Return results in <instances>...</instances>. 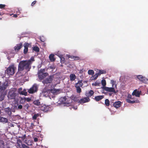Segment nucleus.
I'll return each mask as SVG.
<instances>
[{
    "mask_svg": "<svg viewBox=\"0 0 148 148\" xmlns=\"http://www.w3.org/2000/svg\"><path fill=\"white\" fill-rule=\"evenodd\" d=\"M99 75H100L99 74V72L98 73H96L95 74V75L94 76V79H97V78L98 77V76Z\"/></svg>",
    "mask_w": 148,
    "mask_h": 148,
    "instance_id": "39",
    "label": "nucleus"
},
{
    "mask_svg": "<svg viewBox=\"0 0 148 148\" xmlns=\"http://www.w3.org/2000/svg\"><path fill=\"white\" fill-rule=\"evenodd\" d=\"M121 102L120 101L115 102L113 103V106L115 108H117L121 106Z\"/></svg>",
    "mask_w": 148,
    "mask_h": 148,
    "instance_id": "16",
    "label": "nucleus"
},
{
    "mask_svg": "<svg viewBox=\"0 0 148 148\" xmlns=\"http://www.w3.org/2000/svg\"><path fill=\"white\" fill-rule=\"evenodd\" d=\"M99 73L100 75L101 74H106V71L103 70H99Z\"/></svg>",
    "mask_w": 148,
    "mask_h": 148,
    "instance_id": "37",
    "label": "nucleus"
},
{
    "mask_svg": "<svg viewBox=\"0 0 148 148\" xmlns=\"http://www.w3.org/2000/svg\"><path fill=\"white\" fill-rule=\"evenodd\" d=\"M101 84L104 87L106 85V81L105 79H102L101 82Z\"/></svg>",
    "mask_w": 148,
    "mask_h": 148,
    "instance_id": "36",
    "label": "nucleus"
},
{
    "mask_svg": "<svg viewBox=\"0 0 148 148\" xmlns=\"http://www.w3.org/2000/svg\"><path fill=\"white\" fill-rule=\"evenodd\" d=\"M138 79L142 82L144 83H147L148 82V79L141 75L137 76Z\"/></svg>",
    "mask_w": 148,
    "mask_h": 148,
    "instance_id": "11",
    "label": "nucleus"
},
{
    "mask_svg": "<svg viewBox=\"0 0 148 148\" xmlns=\"http://www.w3.org/2000/svg\"><path fill=\"white\" fill-rule=\"evenodd\" d=\"M63 99H64V101H66V98L65 97H64L63 98Z\"/></svg>",
    "mask_w": 148,
    "mask_h": 148,
    "instance_id": "56",
    "label": "nucleus"
},
{
    "mask_svg": "<svg viewBox=\"0 0 148 148\" xmlns=\"http://www.w3.org/2000/svg\"><path fill=\"white\" fill-rule=\"evenodd\" d=\"M54 55L53 54H51L49 56V58L51 62H54L56 58H54Z\"/></svg>",
    "mask_w": 148,
    "mask_h": 148,
    "instance_id": "20",
    "label": "nucleus"
},
{
    "mask_svg": "<svg viewBox=\"0 0 148 148\" xmlns=\"http://www.w3.org/2000/svg\"><path fill=\"white\" fill-rule=\"evenodd\" d=\"M24 49L23 50V53L24 54H26L28 51V47H32L31 43H28L26 42L24 44Z\"/></svg>",
    "mask_w": 148,
    "mask_h": 148,
    "instance_id": "8",
    "label": "nucleus"
},
{
    "mask_svg": "<svg viewBox=\"0 0 148 148\" xmlns=\"http://www.w3.org/2000/svg\"><path fill=\"white\" fill-rule=\"evenodd\" d=\"M109 95H111V93H110L109 94Z\"/></svg>",
    "mask_w": 148,
    "mask_h": 148,
    "instance_id": "60",
    "label": "nucleus"
},
{
    "mask_svg": "<svg viewBox=\"0 0 148 148\" xmlns=\"http://www.w3.org/2000/svg\"><path fill=\"white\" fill-rule=\"evenodd\" d=\"M16 69L14 65H11L7 69L6 73L9 75H12L14 73L15 70Z\"/></svg>",
    "mask_w": 148,
    "mask_h": 148,
    "instance_id": "3",
    "label": "nucleus"
},
{
    "mask_svg": "<svg viewBox=\"0 0 148 148\" xmlns=\"http://www.w3.org/2000/svg\"><path fill=\"white\" fill-rule=\"evenodd\" d=\"M36 3V1H33L32 4H31V5L32 6H34V5Z\"/></svg>",
    "mask_w": 148,
    "mask_h": 148,
    "instance_id": "46",
    "label": "nucleus"
},
{
    "mask_svg": "<svg viewBox=\"0 0 148 148\" xmlns=\"http://www.w3.org/2000/svg\"><path fill=\"white\" fill-rule=\"evenodd\" d=\"M127 99H126V101L129 103H138V100L134 99L132 97V96L130 95H129L128 96Z\"/></svg>",
    "mask_w": 148,
    "mask_h": 148,
    "instance_id": "5",
    "label": "nucleus"
},
{
    "mask_svg": "<svg viewBox=\"0 0 148 148\" xmlns=\"http://www.w3.org/2000/svg\"><path fill=\"white\" fill-rule=\"evenodd\" d=\"M33 50L36 52H39L40 51V49L38 47L34 46L33 47Z\"/></svg>",
    "mask_w": 148,
    "mask_h": 148,
    "instance_id": "28",
    "label": "nucleus"
},
{
    "mask_svg": "<svg viewBox=\"0 0 148 148\" xmlns=\"http://www.w3.org/2000/svg\"><path fill=\"white\" fill-rule=\"evenodd\" d=\"M5 112L7 114H8L10 116L11 115L12 112L11 111V110L9 107L5 108Z\"/></svg>",
    "mask_w": 148,
    "mask_h": 148,
    "instance_id": "19",
    "label": "nucleus"
},
{
    "mask_svg": "<svg viewBox=\"0 0 148 148\" xmlns=\"http://www.w3.org/2000/svg\"><path fill=\"white\" fill-rule=\"evenodd\" d=\"M105 104L106 106H109L110 104V101L108 99H106L105 100Z\"/></svg>",
    "mask_w": 148,
    "mask_h": 148,
    "instance_id": "31",
    "label": "nucleus"
},
{
    "mask_svg": "<svg viewBox=\"0 0 148 148\" xmlns=\"http://www.w3.org/2000/svg\"><path fill=\"white\" fill-rule=\"evenodd\" d=\"M71 97V99L75 101H77L78 100L77 97L75 96H73Z\"/></svg>",
    "mask_w": 148,
    "mask_h": 148,
    "instance_id": "35",
    "label": "nucleus"
},
{
    "mask_svg": "<svg viewBox=\"0 0 148 148\" xmlns=\"http://www.w3.org/2000/svg\"><path fill=\"white\" fill-rule=\"evenodd\" d=\"M20 94L22 95H26L27 94V93L26 92H24V91H21V92L20 93Z\"/></svg>",
    "mask_w": 148,
    "mask_h": 148,
    "instance_id": "40",
    "label": "nucleus"
},
{
    "mask_svg": "<svg viewBox=\"0 0 148 148\" xmlns=\"http://www.w3.org/2000/svg\"><path fill=\"white\" fill-rule=\"evenodd\" d=\"M1 142H2V144H3L4 143H3V141H1Z\"/></svg>",
    "mask_w": 148,
    "mask_h": 148,
    "instance_id": "58",
    "label": "nucleus"
},
{
    "mask_svg": "<svg viewBox=\"0 0 148 148\" xmlns=\"http://www.w3.org/2000/svg\"><path fill=\"white\" fill-rule=\"evenodd\" d=\"M45 71V69H41L40 71H39L38 72L41 73H44Z\"/></svg>",
    "mask_w": 148,
    "mask_h": 148,
    "instance_id": "45",
    "label": "nucleus"
},
{
    "mask_svg": "<svg viewBox=\"0 0 148 148\" xmlns=\"http://www.w3.org/2000/svg\"><path fill=\"white\" fill-rule=\"evenodd\" d=\"M67 104H70V103H67Z\"/></svg>",
    "mask_w": 148,
    "mask_h": 148,
    "instance_id": "61",
    "label": "nucleus"
},
{
    "mask_svg": "<svg viewBox=\"0 0 148 148\" xmlns=\"http://www.w3.org/2000/svg\"><path fill=\"white\" fill-rule=\"evenodd\" d=\"M69 58H70L71 59H73L74 60H78L80 59V58L77 56H69Z\"/></svg>",
    "mask_w": 148,
    "mask_h": 148,
    "instance_id": "21",
    "label": "nucleus"
},
{
    "mask_svg": "<svg viewBox=\"0 0 148 148\" xmlns=\"http://www.w3.org/2000/svg\"><path fill=\"white\" fill-rule=\"evenodd\" d=\"M24 144L23 143L22 141L20 139H17L16 142L15 144V146L16 148H22Z\"/></svg>",
    "mask_w": 148,
    "mask_h": 148,
    "instance_id": "10",
    "label": "nucleus"
},
{
    "mask_svg": "<svg viewBox=\"0 0 148 148\" xmlns=\"http://www.w3.org/2000/svg\"><path fill=\"white\" fill-rule=\"evenodd\" d=\"M38 139L37 138L35 137L34 138V141L35 142H36L38 141Z\"/></svg>",
    "mask_w": 148,
    "mask_h": 148,
    "instance_id": "53",
    "label": "nucleus"
},
{
    "mask_svg": "<svg viewBox=\"0 0 148 148\" xmlns=\"http://www.w3.org/2000/svg\"><path fill=\"white\" fill-rule=\"evenodd\" d=\"M111 83L112 85V87L114 85H115V86L116 87V81H114L113 80H111Z\"/></svg>",
    "mask_w": 148,
    "mask_h": 148,
    "instance_id": "34",
    "label": "nucleus"
},
{
    "mask_svg": "<svg viewBox=\"0 0 148 148\" xmlns=\"http://www.w3.org/2000/svg\"><path fill=\"white\" fill-rule=\"evenodd\" d=\"M33 103L36 106H39L40 104V102L39 100H35L34 101Z\"/></svg>",
    "mask_w": 148,
    "mask_h": 148,
    "instance_id": "26",
    "label": "nucleus"
},
{
    "mask_svg": "<svg viewBox=\"0 0 148 148\" xmlns=\"http://www.w3.org/2000/svg\"><path fill=\"white\" fill-rule=\"evenodd\" d=\"M16 13L17 14L18 13V14L19 15V14L20 13V11L19 10H18V11H17L16 12Z\"/></svg>",
    "mask_w": 148,
    "mask_h": 148,
    "instance_id": "55",
    "label": "nucleus"
},
{
    "mask_svg": "<svg viewBox=\"0 0 148 148\" xmlns=\"http://www.w3.org/2000/svg\"><path fill=\"white\" fill-rule=\"evenodd\" d=\"M34 61V58L33 57H32L28 60L21 61L18 65V70L22 71L25 69L29 71L31 68V64Z\"/></svg>",
    "mask_w": 148,
    "mask_h": 148,
    "instance_id": "1",
    "label": "nucleus"
},
{
    "mask_svg": "<svg viewBox=\"0 0 148 148\" xmlns=\"http://www.w3.org/2000/svg\"><path fill=\"white\" fill-rule=\"evenodd\" d=\"M29 107V104L28 103L26 104L24 106V108L25 109H27Z\"/></svg>",
    "mask_w": 148,
    "mask_h": 148,
    "instance_id": "38",
    "label": "nucleus"
},
{
    "mask_svg": "<svg viewBox=\"0 0 148 148\" xmlns=\"http://www.w3.org/2000/svg\"><path fill=\"white\" fill-rule=\"evenodd\" d=\"M39 116V114H35L33 116L32 119L33 120H36Z\"/></svg>",
    "mask_w": 148,
    "mask_h": 148,
    "instance_id": "33",
    "label": "nucleus"
},
{
    "mask_svg": "<svg viewBox=\"0 0 148 148\" xmlns=\"http://www.w3.org/2000/svg\"><path fill=\"white\" fill-rule=\"evenodd\" d=\"M0 19H1V18H0Z\"/></svg>",
    "mask_w": 148,
    "mask_h": 148,
    "instance_id": "62",
    "label": "nucleus"
},
{
    "mask_svg": "<svg viewBox=\"0 0 148 148\" xmlns=\"http://www.w3.org/2000/svg\"><path fill=\"white\" fill-rule=\"evenodd\" d=\"M53 78V75H50L47 77L43 80L42 81V83L44 84H48L51 83Z\"/></svg>",
    "mask_w": 148,
    "mask_h": 148,
    "instance_id": "4",
    "label": "nucleus"
},
{
    "mask_svg": "<svg viewBox=\"0 0 148 148\" xmlns=\"http://www.w3.org/2000/svg\"><path fill=\"white\" fill-rule=\"evenodd\" d=\"M26 137V135H24L23 136H22V137H18L19 138H21V140H22L23 141L25 139V138Z\"/></svg>",
    "mask_w": 148,
    "mask_h": 148,
    "instance_id": "41",
    "label": "nucleus"
},
{
    "mask_svg": "<svg viewBox=\"0 0 148 148\" xmlns=\"http://www.w3.org/2000/svg\"><path fill=\"white\" fill-rule=\"evenodd\" d=\"M16 95V93L13 91L11 90L8 93V98L10 99H14Z\"/></svg>",
    "mask_w": 148,
    "mask_h": 148,
    "instance_id": "9",
    "label": "nucleus"
},
{
    "mask_svg": "<svg viewBox=\"0 0 148 148\" xmlns=\"http://www.w3.org/2000/svg\"><path fill=\"white\" fill-rule=\"evenodd\" d=\"M83 85L82 82V80H79L78 82L75 84V86H79V87H82Z\"/></svg>",
    "mask_w": 148,
    "mask_h": 148,
    "instance_id": "22",
    "label": "nucleus"
},
{
    "mask_svg": "<svg viewBox=\"0 0 148 148\" xmlns=\"http://www.w3.org/2000/svg\"><path fill=\"white\" fill-rule=\"evenodd\" d=\"M5 5L4 4H0V8L3 9L5 7Z\"/></svg>",
    "mask_w": 148,
    "mask_h": 148,
    "instance_id": "42",
    "label": "nucleus"
},
{
    "mask_svg": "<svg viewBox=\"0 0 148 148\" xmlns=\"http://www.w3.org/2000/svg\"><path fill=\"white\" fill-rule=\"evenodd\" d=\"M8 120L7 118L0 116V121L6 123L8 122Z\"/></svg>",
    "mask_w": 148,
    "mask_h": 148,
    "instance_id": "23",
    "label": "nucleus"
},
{
    "mask_svg": "<svg viewBox=\"0 0 148 148\" xmlns=\"http://www.w3.org/2000/svg\"><path fill=\"white\" fill-rule=\"evenodd\" d=\"M7 86L4 84L0 86V91H4L6 88Z\"/></svg>",
    "mask_w": 148,
    "mask_h": 148,
    "instance_id": "25",
    "label": "nucleus"
},
{
    "mask_svg": "<svg viewBox=\"0 0 148 148\" xmlns=\"http://www.w3.org/2000/svg\"><path fill=\"white\" fill-rule=\"evenodd\" d=\"M17 17V14H14L13 15V17L14 18H16Z\"/></svg>",
    "mask_w": 148,
    "mask_h": 148,
    "instance_id": "54",
    "label": "nucleus"
},
{
    "mask_svg": "<svg viewBox=\"0 0 148 148\" xmlns=\"http://www.w3.org/2000/svg\"><path fill=\"white\" fill-rule=\"evenodd\" d=\"M55 90L53 89H50L47 87L45 86L42 90L41 94L44 96L47 97L50 95V93H55Z\"/></svg>",
    "mask_w": 148,
    "mask_h": 148,
    "instance_id": "2",
    "label": "nucleus"
},
{
    "mask_svg": "<svg viewBox=\"0 0 148 148\" xmlns=\"http://www.w3.org/2000/svg\"><path fill=\"white\" fill-rule=\"evenodd\" d=\"M3 14V12H0V15L2 16Z\"/></svg>",
    "mask_w": 148,
    "mask_h": 148,
    "instance_id": "57",
    "label": "nucleus"
},
{
    "mask_svg": "<svg viewBox=\"0 0 148 148\" xmlns=\"http://www.w3.org/2000/svg\"><path fill=\"white\" fill-rule=\"evenodd\" d=\"M22 148H29L28 146L24 144L23 145V146L22 147Z\"/></svg>",
    "mask_w": 148,
    "mask_h": 148,
    "instance_id": "48",
    "label": "nucleus"
},
{
    "mask_svg": "<svg viewBox=\"0 0 148 148\" xmlns=\"http://www.w3.org/2000/svg\"><path fill=\"white\" fill-rule=\"evenodd\" d=\"M94 71L92 70H89L88 71V73L89 75H92L94 74Z\"/></svg>",
    "mask_w": 148,
    "mask_h": 148,
    "instance_id": "32",
    "label": "nucleus"
},
{
    "mask_svg": "<svg viewBox=\"0 0 148 148\" xmlns=\"http://www.w3.org/2000/svg\"><path fill=\"white\" fill-rule=\"evenodd\" d=\"M25 101V97H21L20 101V102L21 103L23 104Z\"/></svg>",
    "mask_w": 148,
    "mask_h": 148,
    "instance_id": "29",
    "label": "nucleus"
},
{
    "mask_svg": "<svg viewBox=\"0 0 148 148\" xmlns=\"http://www.w3.org/2000/svg\"><path fill=\"white\" fill-rule=\"evenodd\" d=\"M90 101V99L89 97H84L79 100L78 102L80 104H82L86 102H88Z\"/></svg>",
    "mask_w": 148,
    "mask_h": 148,
    "instance_id": "13",
    "label": "nucleus"
},
{
    "mask_svg": "<svg viewBox=\"0 0 148 148\" xmlns=\"http://www.w3.org/2000/svg\"><path fill=\"white\" fill-rule=\"evenodd\" d=\"M23 44L22 42L18 44L14 47V49L15 51H18L23 47Z\"/></svg>",
    "mask_w": 148,
    "mask_h": 148,
    "instance_id": "14",
    "label": "nucleus"
},
{
    "mask_svg": "<svg viewBox=\"0 0 148 148\" xmlns=\"http://www.w3.org/2000/svg\"><path fill=\"white\" fill-rule=\"evenodd\" d=\"M49 68L51 69H55V67L53 66H50Z\"/></svg>",
    "mask_w": 148,
    "mask_h": 148,
    "instance_id": "52",
    "label": "nucleus"
},
{
    "mask_svg": "<svg viewBox=\"0 0 148 148\" xmlns=\"http://www.w3.org/2000/svg\"><path fill=\"white\" fill-rule=\"evenodd\" d=\"M147 93L148 94V89H147Z\"/></svg>",
    "mask_w": 148,
    "mask_h": 148,
    "instance_id": "59",
    "label": "nucleus"
},
{
    "mask_svg": "<svg viewBox=\"0 0 148 148\" xmlns=\"http://www.w3.org/2000/svg\"><path fill=\"white\" fill-rule=\"evenodd\" d=\"M61 62L62 63H64L65 62V59L63 57L60 58Z\"/></svg>",
    "mask_w": 148,
    "mask_h": 148,
    "instance_id": "43",
    "label": "nucleus"
},
{
    "mask_svg": "<svg viewBox=\"0 0 148 148\" xmlns=\"http://www.w3.org/2000/svg\"><path fill=\"white\" fill-rule=\"evenodd\" d=\"M70 80L71 81L74 80L76 78V76L74 74H71L70 75Z\"/></svg>",
    "mask_w": 148,
    "mask_h": 148,
    "instance_id": "24",
    "label": "nucleus"
},
{
    "mask_svg": "<svg viewBox=\"0 0 148 148\" xmlns=\"http://www.w3.org/2000/svg\"><path fill=\"white\" fill-rule=\"evenodd\" d=\"M103 88L104 90L107 92H113L114 93H116L115 90L114 88L104 87H103Z\"/></svg>",
    "mask_w": 148,
    "mask_h": 148,
    "instance_id": "12",
    "label": "nucleus"
},
{
    "mask_svg": "<svg viewBox=\"0 0 148 148\" xmlns=\"http://www.w3.org/2000/svg\"><path fill=\"white\" fill-rule=\"evenodd\" d=\"M23 108V106L22 105H20L18 106V109H21Z\"/></svg>",
    "mask_w": 148,
    "mask_h": 148,
    "instance_id": "47",
    "label": "nucleus"
},
{
    "mask_svg": "<svg viewBox=\"0 0 148 148\" xmlns=\"http://www.w3.org/2000/svg\"><path fill=\"white\" fill-rule=\"evenodd\" d=\"M141 93V91L138 90L137 89H135L133 92L132 95H135L136 97H139Z\"/></svg>",
    "mask_w": 148,
    "mask_h": 148,
    "instance_id": "15",
    "label": "nucleus"
},
{
    "mask_svg": "<svg viewBox=\"0 0 148 148\" xmlns=\"http://www.w3.org/2000/svg\"><path fill=\"white\" fill-rule=\"evenodd\" d=\"M4 99V96L1 95L0 96V101H2Z\"/></svg>",
    "mask_w": 148,
    "mask_h": 148,
    "instance_id": "49",
    "label": "nucleus"
},
{
    "mask_svg": "<svg viewBox=\"0 0 148 148\" xmlns=\"http://www.w3.org/2000/svg\"><path fill=\"white\" fill-rule=\"evenodd\" d=\"M38 87L36 84H35L33 85L32 87L28 90L29 93L32 94L36 92L38 90Z\"/></svg>",
    "mask_w": 148,
    "mask_h": 148,
    "instance_id": "6",
    "label": "nucleus"
},
{
    "mask_svg": "<svg viewBox=\"0 0 148 148\" xmlns=\"http://www.w3.org/2000/svg\"><path fill=\"white\" fill-rule=\"evenodd\" d=\"M94 93L93 91L92 90H90V91L85 93V95L87 96L86 97H91Z\"/></svg>",
    "mask_w": 148,
    "mask_h": 148,
    "instance_id": "17",
    "label": "nucleus"
},
{
    "mask_svg": "<svg viewBox=\"0 0 148 148\" xmlns=\"http://www.w3.org/2000/svg\"><path fill=\"white\" fill-rule=\"evenodd\" d=\"M99 84H100V83H98V82H95L94 83H93L92 84V85H94V86H99Z\"/></svg>",
    "mask_w": 148,
    "mask_h": 148,
    "instance_id": "44",
    "label": "nucleus"
},
{
    "mask_svg": "<svg viewBox=\"0 0 148 148\" xmlns=\"http://www.w3.org/2000/svg\"><path fill=\"white\" fill-rule=\"evenodd\" d=\"M31 100V99L30 98H25V101H27L29 102Z\"/></svg>",
    "mask_w": 148,
    "mask_h": 148,
    "instance_id": "50",
    "label": "nucleus"
},
{
    "mask_svg": "<svg viewBox=\"0 0 148 148\" xmlns=\"http://www.w3.org/2000/svg\"><path fill=\"white\" fill-rule=\"evenodd\" d=\"M104 98V96L100 95L97 96L95 97L94 98L95 100L97 101H98L101 100Z\"/></svg>",
    "mask_w": 148,
    "mask_h": 148,
    "instance_id": "18",
    "label": "nucleus"
},
{
    "mask_svg": "<svg viewBox=\"0 0 148 148\" xmlns=\"http://www.w3.org/2000/svg\"><path fill=\"white\" fill-rule=\"evenodd\" d=\"M47 108V106H45L44 105L42 106L41 108V110L47 112L48 111Z\"/></svg>",
    "mask_w": 148,
    "mask_h": 148,
    "instance_id": "27",
    "label": "nucleus"
},
{
    "mask_svg": "<svg viewBox=\"0 0 148 148\" xmlns=\"http://www.w3.org/2000/svg\"><path fill=\"white\" fill-rule=\"evenodd\" d=\"M38 77L39 79L42 80L46 77L49 75L48 73H41V72L38 73Z\"/></svg>",
    "mask_w": 148,
    "mask_h": 148,
    "instance_id": "7",
    "label": "nucleus"
},
{
    "mask_svg": "<svg viewBox=\"0 0 148 148\" xmlns=\"http://www.w3.org/2000/svg\"><path fill=\"white\" fill-rule=\"evenodd\" d=\"M22 88H20L18 89V92L20 93V92L22 91Z\"/></svg>",
    "mask_w": 148,
    "mask_h": 148,
    "instance_id": "51",
    "label": "nucleus"
},
{
    "mask_svg": "<svg viewBox=\"0 0 148 148\" xmlns=\"http://www.w3.org/2000/svg\"><path fill=\"white\" fill-rule=\"evenodd\" d=\"M75 87L77 89V92L78 93H80L82 92L81 89L80 88V87L79 86H75Z\"/></svg>",
    "mask_w": 148,
    "mask_h": 148,
    "instance_id": "30",
    "label": "nucleus"
}]
</instances>
